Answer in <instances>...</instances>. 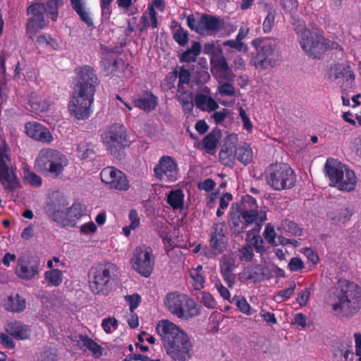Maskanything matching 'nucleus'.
Returning <instances> with one entry per match:
<instances>
[{"instance_id":"obj_1","label":"nucleus","mask_w":361,"mask_h":361,"mask_svg":"<svg viewBox=\"0 0 361 361\" xmlns=\"http://www.w3.org/2000/svg\"><path fill=\"white\" fill-rule=\"evenodd\" d=\"M73 94L69 111L78 120H86L91 114L96 88L99 81L92 67L84 65L74 70Z\"/></svg>"},{"instance_id":"obj_2","label":"nucleus","mask_w":361,"mask_h":361,"mask_svg":"<svg viewBox=\"0 0 361 361\" xmlns=\"http://www.w3.org/2000/svg\"><path fill=\"white\" fill-rule=\"evenodd\" d=\"M156 331L166 353L173 361H188L193 355V345L188 334L168 319L159 321Z\"/></svg>"},{"instance_id":"obj_3","label":"nucleus","mask_w":361,"mask_h":361,"mask_svg":"<svg viewBox=\"0 0 361 361\" xmlns=\"http://www.w3.org/2000/svg\"><path fill=\"white\" fill-rule=\"evenodd\" d=\"M335 296L336 301L332 308L338 314L352 317L361 307V289L354 282L339 279L336 284Z\"/></svg>"},{"instance_id":"obj_4","label":"nucleus","mask_w":361,"mask_h":361,"mask_svg":"<svg viewBox=\"0 0 361 361\" xmlns=\"http://www.w3.org/2000/svg\"><path fill=\"white\" fill-rule=\"evenodd\" d=\"M295 30L299 37L302 49L313 59H320L327 50L337 49L339 47L336 42L324 38L319 30H311L306 28L303 22H298Z\"/></svg>"},{"instance_id":"obj_5","label":"nucleus","mask_w":361,"mask_h":361,"mask_svg":"<svg viewBox=\"0 0 361 361\" xmlns=\"http://www.w3.org/2000/svg\"><path fill=\"white\" fill-rule=\"evenodd\" d=\"M118 274V269L111 262L101 263L92 267L89 271L90 287L97 295H107Z\"/></svg>"},{"instance_id":"obj_6","label":"nucleus","mask_w":361,"mask_h":361,"mask_svg":"<svg viewBox=\"0 0 361 361\" xmlns=\"http://www.w3.org/2000/svg\"><path fill=\"white\" fill-rule=\"evenodd\" d=\"M255 53L252 54L251 64L259 71L273 68L279 60L277 42L275 39L261 37L252 41Z\"/></svg>"},{"instance_id":"obj_7","label":"nucleus","mask_w":361,"mask_h":361,"mask_svg":"<svg viewBox=\"0 0 361 361\" xmlns=\"http://www.w3.org/2000/svg\"><path fill=\"white\" fill-rule=\"evenodd\" d=\"M325 171L330 186L344 192H352L355 189L357 178L355 172L337 159H328Z\"/></svg>"},{"instance_id":"obj_8","label":"nucleus","mask_w":361,"mask_h":361,"mask_svg":"<svg viewBox=\"0 0 361 361\" xmlns=\"http://www.w3.org/2000/svg\"><path fill=\"white\" fill-rule=\"evenodd\" d=\"M63 4L61 0H47L45 4L36 3L27 8L30 16L27 23V33L32 38L36 33L47 26L44 13L51 16L52 20L57 19L58 9Z\"/></svg>"},{"instance_id":"obj_9","label":"nucleus","mask_w":361,"mask_h":361,"mask_svg":"<svg viewBox=\"0 0 361 361\" xmlns=\"http://www.w3.org/2000/svg\"><path fill=\"white\" fill-rule=\"evenodd\" d=\"M66 166V156L51 148L41 149L35 161V168L38 171L49 173L54 178L59 177Z\"/></svg>"},{"instance_id":"obj_10","label":"nucleus","mask_w":361,"mask_h":361,"mask_svg":"<svg viewBox=\"0 0 361 361\" xmlns=\"http://www.w3.org/2000/svg\"><path fill=\"white\" fill-rule=\"evenodd\" d=\"M265 180L275 190L290 189L294 186L296 177L293 169L286 164H270L265 171Z\"/></svg>"},{"instance_id":"obj_11","label":"nucleus","mask_w":361,"mask_h":361,"mask_svg":"<svg viewBox=\"0 0 361 361\" xmlns=\"http://www.w3.org/2000/svg\"><path fill=\"white\" fill-rule=\"evenodd\" d=\"M193 70L188 65L176 66L174 68V73L177 75V92L176 99L180 103L185 111L191 112L194 103L192 101V94L190 90L192 86L191 71Z\"/></svg>"},{"instance_id":"obj_12","label":"nucleus","mask_w":361,"mask_h":361,"mask_svg":"<svg viewBox=\"0 0 361 361\" xmlns=\"http://www.w3.org/2000/svg\"><path fill=\"white\" fill-rule=\"evenodd\" d=\"M101 139L111 155L121 158V152L129 145L126 128L120 123L108 126L101 134Z\"/></svg>"},{"instance_id":"obj_13","label":"nucleus","mask_w":361,"mask_h":361,"mask_svg":"<svg viewBox=\"0 0 361 361\" xmlns=\"http://www.w3.org/2000/svg\"><path fill=\"white\" fill-rule=\"evenodd\" d=\"M0 183L5 189L13 191L19 187V182L11 166L8 147L0 139Z\"/></svg>"},{"instance_id":"obj_14","label":"nucleus","mask_w":361,"mask_h":361,"mask_svg":"<svg viewBox=\"0 0 361 361\" xmlns=\"http://www.w3.org/2000/svg\"><path fill=\"white\" fill-rule=\"evenodd\" d=\"M164 304L168 310L179 319H188L194 314L195 302L184 294L169 293L164 298Z\"/></svg>"},{"instance_id":"obj_15","label":"nucleus","mask_w":361,"mask_h":361,"mask_svg":"<svg viewBox=\"0 0 361 361\" xmlns=\"http://www.w3.org/2000/svg\"><path fill=\"white\" fill-rule=\"evenodd\" d=\"M154 177L160 181L175 182L179 176L178 165L176 159L169 155L161 157L153 169Z\"/></svg>"},{"instance_id":"obj_16","label":"nucleus","mask_w":361,"mask_h":361,"mask_svg":"<svg viewBox=\"0 0 361 361\" xmlns=\"http://www.w3.org/2000/svg\"><path fill=\"white\" fill-rule=\"evenodd\" d=\"M133 269L144 277H149L154 266V257L149 248L137 247L131 258Z\"/></svg>"},{"instance_id":"obj_17","label":"nucleus","mask_w":361,"mask_h":361,"mask_svg":"<svg viewBox=\"0 0 361 361\" xmlns=\"http://www.w3.org/2000/svg\"><path fill=\"white\" fill-rule=\"evenodd\" d=\"M100 177L102 181L109 189L127 191L130 188L129 180L126 175L115 167L104 168L100 172Z\"/></svg>"},{"instance_id":"obj_18","label":"nucleus","mask_w":361,"mask_h":361,"mask_svg":"<svg viewBox=\"0 0 361 361\" xmlns=\"http://www.w3.org/2000/svg\"><path fill=\"white\" fill-rule=\"evenodd\" d=\"M39 272V262L29 255H21L17 260L15 274L21 280L30 281Z\"/></svg>"},{"instance_id":"obj_19","label":"nucleus","mask_w":361,"mask_h":361,"mask_svg":"<svg viewBox=\"0 0 361 361\" xmlns=\"http://www.w3.org/2000/svg\"><path fill=\"white\" fill-rule=\"evenodd\" d=\"M25 132L29 137L44 143H50L54 140L51 132L37 122L27 123L25 125Z\"/></svg>"},{"instance_id":"obj_20","label":"nucleus","mask_w":361,"mask_h":361,"mask_svg":"<svg viewBox=\"0 0 361 361\" xmlns=\"http://www.w3.org/2000/svg\"><path fill=\"white\" fill-rule=\"evenodd\" d=\"M243 222L247 228L250 225L254 224L251 231L256 233H259L263 223L267 220V214L263 210L255 209H246L240 212Z\"/></svg>"},{"instance_id":"obj_21","label":"nucleus","mask_w":361,"mask_h":361,"mask_svg":"<svg viewBox=\"0 0 361 361\" xmlns=\"http://www.w3.org/2000/svg\"><path fill=\"white\" fill-rule=\"evenodd\" d=\"M209 245L215 255L221 254L226 248L227 238L225 235L224 225L214 224L212 228Z\"/></svg>"},{"instance_id":"obj_22","label":"nucleus","mask_w":361,"mask_h":361,"mask_svg":"<svg viewBox=\"0 0 361 361\" xmlns=\"http://www.w3.org/2000/svg\"><path fill=\"white\" fill-rule=\"evenodd\" d=\"M224 27V20L214 16L203 14L200 17V26L197 28L200 35H214Z\"/></svg>"},{"instance_id":"obj_23","label":"nucleus","mask_w":361,"mask_h":361,"mask_svg":"<svg viewBox=\"0 0 361 361\" xmlns=\"http://www.w3.org/2000/svg\"><path fill=\"white\" fill-rule=\"evenodd\" d=\"M6 334L16 340L27 339L31 333L30 326L17 320L8 321L4 326Z\"/></svg>"},{"instance_id":"obj_24","label":"nucleus","mask_w":361,"mask_h":361,"mask_svg":"<svg viewBox=\"0 0 361 361\" xmlns=\"http://www.w3.org/2000/svg\"><path fill=\"white\" fill-rule=\"evenodd\" d=\"M330 77L334 79L344 78L345 87L348 88H353L355 78L348 63H337L332 66L330 69Z\"/></svg>"},{"instance_id":"obj_25","label":"nucleus","mask_w":361,"mask_h":361,"mask_svg":"<svg viewBox=\"0 0 361 361\" xmlns=\"http://www.w3.org/2000/svg\"><path fill=\"white\" fill-rule=\"evenodd\" d=\"M133 102L135 106L145 111L149 112L157 106L158 98L152 92L144 91L133 97Z\"/></svg>"},{"instance_id":"obj_26","label":"nucleus","mask_w":361,"mask_h":361,"mask_svg":"<svg viewBox=\"0 0 361 361\" xmlns=\"http://www.w3.org/2000/svg\"><path fill=\"white\" fill-rule=\"evenodd\" d=\"M355 212V207L353 204H348L334 210L329 213V217L335 224L344 225L350 221Z\"/></svg>"},{"instance_id":"obj_27","label":"nucleus","mask_w":361,"mask_h":361,"mask_svg":"<svg viewBox=\"0 0 361 361\" xmlns=\"http://www.w3.org/2000/svg\"><path fill=\"white\" fill-rule=\"evenodd\" d=\"M71 4L79 16L80 20L86 24L88 27H93L94 22L91 17L90 8L87 6L86 0H71Z\"/></svg>"},{"instance_id":"obj_28","label":"nucleus","mask_w":361,"mask_h":361,"mask_svg":"<svg viewBox=\"0 0 361 361\" xmlns=\"http://www.w3.org/2000/svg\"><path fill=\"white\" fill-rule=\"evenodd\" d=\"M3 307L8 312L18 313L26 307V300L19 294L8 295L3 302Z\"/></svg>"},{"instance_id":"obj_29","label":"nucleus","mask_w":361,"mask_h":361,"mask_svg":"<svg viewBox=\"0 0 361 361\" xmlns=\"http://www.w3.org/2000/svg\"><path fill=\"white\" fill-rule=\"evenodd\" d=\"M211 71L213 75L219 78L222 76L231 75L232 74L231 70L229 68L226 59L222 55H216L211 59Z\"/></svg>"},{"instance_id":"obj_30","label":"nucleus","mask_w":361,"mask_h":361,"mask_svg":"<svg viewBox=\"0 0 361 361\" xmlns=\"http://www.w3.org/2000/svg\"><path fill=\"white\" fill-rule=\"evenodd\" d=\"M244 275L246 279L251 280L255 283L269 278L268 269L261 265L247 267L244 271Z\"/></svg>"},{"instance_id":"obj_31","label":"nucleus","mask_w":361,"mask_h":361,"mask_svg":"<svg viewBox=\"0 0 361 361\" xmlns=\"http://www.w3.org/2000/svg\"><path fill=\"white\" fill-rule=\"evenodd\" d=\"M184 193L181 189L169 191L166 197L167 204L173 211H182L184 208Z\"/></svg>"},{"instance_id":"obj_32","label":"nucleus","mask_w":361,"mask_h":361,"mask_svg":"<svg viewBox=\"0 0 361 361\" xmlns=\"http://www.w3.org/2000/svg\"><path fill=\"white\" fill-rule=\"evenodd\" d=\"M78 343L81 349L84 348L85 351L88 350L95 358H99L102 355V347L87 336L80 335Z\"/></svg>"},{"instance_id":"obj_33","label":"nucleus","mask_w":361,"mask_h":361,"mask_svg":"<svg viewBox=\"0 0 361 361\" xmlns=\"http://www.w3.org/2000/svg\"><path fill=\"white\" fill-rule=\"evenodd\" d=\"M194 102L196 107L202 111H212L219 107L218 104L213 98L203 94H197Z\"/></svg>"},{"instance_id":"obj_34","label":"nucleus","mask_w":361,"mask_h":361,"mask_svg":"<svg viewBox=\"0 0 361 361\" xmlns=\"http://www.w3.org/2000/svg\"><path fill=\"white\" fill-rule=\"evenodd\" d=\"M202 47L200 42H192L190 48L179 56L180 62H195L197 56L201 54Z\"/></svg>"},{"instance_id":"obj_35","label":"nucleus","mask_w":361,"mask_h":361,"mask_svg":"<svg viewBox=\"0 0 361 361\" xmlns=\"http://www.w3.org/2000/svg\"><path fill=\"white\" fill-rule=\"evenodd\" d=\"M235 158L242 164L246 165L250 163L253 158L252 149L250 145H240L235 149Z\"/></svg>"},{"instance_id":"obj_36","label":"nucleus","mask_w":361,"mask_h":361,"mask_svg":"<svg viewBox=\"0 0 361 361\" xmlns=\"http://www.w3.org/2000/svg\"><path fill=\"white\" fill-rule=\"evenodd\" d=\"M190 276L192 279V286L195 290H201L204 288V276L202 265H198L196 268H192L189 271Z\"/></svg>"},{"instance_id":"obj_37","label":"nucleus","mask_w":361,"mask_h":361,"mask_svg":"<svg viewBox=\"0 0 361 361\" xmlns=\"http://www.w3.org/2000/svg\"><path fill=\"white\" fill-rule=\"evenodd\" d=\"M148 14H143L141 17V21L143 23L142 27L140 30H146L149 26L152 28H156L158 26V20L157 17V12L153 8V6H148Z\"/></svg>"},{"instance_id":"obj_38","label":"nucleus","mask_w":361,"mask_h":361,"mask_svg":"<svg viewBox=\"0 0 361 361\" xmlns=\"http://www.w3.org/2000/svg\"><path fill=\"white\" fill-rule=\"evenodd\" d=\"M228 224L231 230L235 234L242 233L245 229L247 228L245 224L243 222V219L241 216V214H233L230 220L228 221Z\"/></svg>"},{"instance_id":"obj_39","label":"nucleus","mask_w":361,"mask_h":361,"mask_svg":"<svg viewBox=\"0 0 361 361\" xmlns=\"http://www.w3.org/2000/svg\"><path fill=\"white\" fill-rule=\"evenodd\" d=\"M59 207L60 205H54V209L56 210L52 212V205L49 204L47 207V212L49 214V215L52 216L55 221L65 226V220L67 216V209L65 204L63 205V210H60Z\"/></svg>"},{"instance_id":"obj_40","label":"nucleus","mask_w":361,"mask_h":361,"mask_svg":"<svg viewBox=\"0 0 361 361\" xmlns=\"http://www.w3.org/2000/svg\"><path fill=\"white\" fill-rule=\"evenodd\" d=\"M219 161L225 166H231L235 163V156L231 147L226 145L222 147L219 154Z\"/></svg>"},{"instance_id":"obj_41","label":"nucleus","mask_w":361,"mask_h":361,"mask_svg":"<svg viewBox=\"0 0 361 361\" xmlns=\"http://www.w3.org/2000/svg\"><path fill=\"white\" fill-rule=\"evenodd\" d=\"M218 143L219 136L214 133L208 134L202 140L204 149L207 153L210 154L215 153Z\"/></svg>"},{"instance_id":"obj_42","label":"nucleus","mask_w":361,"mask_h":361,"mask_svg":"<svg viewBox=\"0 0 361 361\" xmlns=\"http://www.w3.org/2000/svg\"><path fill=\"white\" fill-rule=\"evenodd\" d=\"M44 279L49 285L58 286L62 282L63 275L58 269H52L44 273Z\"/></svg>"},{"instance_id":"obj_43","label":"nucleus","mask_w":361,"mask_h":361,"mask_svg":"<svg viewBox=\"0 0 361 361\" xmlns=\"http://www.w3.org/2000/svg\"><path fill=\"white\" fill-rule=\"evenodd\" d=\"M37 44L47 49H56L59 47V44L50 35L43 34L37 38Z\"/></svg>"},{"instance_id":"obj_44","label":"nucleus","mask_w":361,"mask_h":361,"mask_svg":"<svg viewBox=\"0 0 361 361\" xmlns=\"http://www.w3.org/2000/svg\"><path fill=\"white\" fill-rule=\"evenodd\" d=\"M235 267V259L232 256L224 255L221 257L219 262L221 273L233 272Z\"/></svg>"},{"instance_id":"obj_45","label":"nucleus","mask_w":361,"mask_h":361,"mask_svg":"<svg viewBox=\"0 0 361 361\" xmlns=\"http://www.w3.org/2000/svg\"><path fill=\"white\" fill-rule=\"evenodd\" d=\"M232 302L235 304L239 311L246 315L252 314V308L245 297L240 295H235Z\"/></svg>"},{"instance_id":"obj_46","label":"nucleus","mask_w":361,"mask_h":361,"mask_svg":"<svg viewBox=\"0 0 361 361\" xmlns=\"http://www.w3.org/2000/svg\"><path fill=\"white\" fill-rule=\"evenodd\" d=\"M247 238H250L252 247H255V250L257 252H263L264 251V247L263 245V240L258 233H255L252 231H248L247 233Z\"/></svg>"},{"instance_id":"obj_47","label":"nucleus","mask_w":361,"mask_h":361,"mask_svg":"<svg viewBox=\"0 0 361 361\" xmlns=\"http://www.w3.org/2000/svg\"><path fill=\"white\" fill-rule=\"evenodd\" d=\"M276 11L272 8L268 9V14L265 17L262 29L264 33H269L275 24Z\"/></svg>"},{"instance_id":"obj_48","label":"nucleus","mask_w":361,"mask_h":361,"mask_svg":"<svg viewBox=\"0 0 361 361\" xmlns=\"http://www.w3.org/2000/svg\"><path fill=\"white\" fill-rule=\"evenodd\" d=\"M296 288L295 282H291L290 286L288 288L281 290L276 293L274 295L275 300L281 302L286 299H288L290 296L294 294Z\"/></svg>"},{"instance_id":"obj_49","label":"nucleus","mask_w":361,"mask_h":361,"mask_svg":"<svg viewBox=\"0 0 361 361\" xmlns=\"http://www.w3.org/2000/svg\"><path fill=\"white\" fill-rule=\"evenodd\" d=\"M30 105L36 113H41L48 111L50 104L41 98H34L30 101Z\"/></svg>"},{"instance_id":"obj_50","label":"nucleus","mask_w":361,"mask_h":361,"mask_svg":"<svg viewBox=\"0 0 361 361\" xmlns=\"http://www.w3.org/2000/svg\"><path fill=\"white\" fill-rule=\"evenodd\" d=\"M281 226L282 229L293 235H300L302 231L300 227L293 221L288 219L282 221Z\"/></svg>"},{"instance_id":"obj_51","label":"nucleus","mask_w":361,"mask_h":361,"mask_svg":"<svg viewBox=\"0 0 361 361\" xmlns=\"http://www.w3.org/2000/svg\"><path fill=\"white\" fill-rule=\"evenodd\" d=\"M23 178L30 185L34 187H39L42 185V178L32 171L24 169Z\"/></svg>"},{"instance_id":"obj_52","label":"nucleus","mask_w":361,"mask_h":361,"mask_svg":"<svg viewBox=\"0 0 361 361\" xmlns=\"http://www.w3.org/2000/svg\"><path fill=\"white\" fill-rule=\"evenodd\" d=\"M219 93L221 96L233 97L235 94V90L231 82H219L218 86Z\"/></svg>"},{"instance_id":"obj_53","label":"nucleus","mask_w":361,"mask_h":361,"mask_svg":"<svg viewBox=\"0 0 361 361\" xmlns=\"http://www.w3.org/2000/svg\"><path fill=\"white\" fill-rule=\"evenodd\" d=\"M101 326L106 334H111L118 328V322L115 317H107L102 320Z\"/></svg>"},{"instance_id":"obj_54","label":"nucleus","mask_w":361,"mask_h":361,"mask_svg":"<svg viewBox=\"0 0 361 361\" xmlns=\"http://www.w3.org/2000/svg\"><path fill=\"white\" fill-rule=\"evenodd\" d=\"M173 37L174 40L180 46H184L188 42V33L181 27H179L176 30H175Z\"/></svg>"},{"instance_id":"obj_55","label":"nucleus","mask_w":361,"mask_h":361,"mask_svg":"<svg viewBox=\"0 0 361 361\" xmlns=\"http://www.w3.org/2000/svg\"><path fill=\"white\" fill-rule=\"evenodd\" d=\"M224 47H229L238 51H247V47L244 42L235 37V39H229L223 42Z\"/></svg>"},{"instance_id":"obj_56","label":"nucleus","mask_w":361,"mask_h":361,"mask_svg":"<svg viewBox=\"0 0 361 361\" xmlns=\"http://www.w3.org/2000/svg\"><path fill=\"white\" fill-rule=\"evenodd\" d=\"M85 213V207L79 202H75L69 207V214L71 217L78 219Z\"/></svg>"},{"instance_id":"obj_57","label":"nucleus","mask_w":361,"mask_h":361,"mask_svg":"<svg viewBox=\"0 0 361 361\" xmlns=\"http://www.w3.org/2000/svg\"><path fill=\"white\" fill-rule=\"evenodd\" d=\"M102 11V17L105 20H109L111 14V4L114 0H99Z\"/></svg>"},{"instance_id":"obj_58","label":"nucleus","mask_w":361,"mask_h":361,"mask_svg":"<svg viewBox=\"0 0 361 361\" xmlns=\"http://www.w3.org/2000/svg\"><path fill=\"white\" fill-rule=\"evenodd\" d=\"M263 235L267 242L270 245H274L276 238V232L274 227L271 224H268L265 226Z\"/></svg>"},{"instance_id":"obj_59","label":"nucleus","mask_w":361,"mask_h":361,"mask_svg":"<svg viewBox=\"0 0 361 361\" xmlns=\"http://www.w3.org/2000/svg\"><path fill=\"white\" fill-rule=\"evenodd\" d=\"M240 259L246 262H250L254 256L252 245H246L239 250Z\"/></svg>"},{"instance_id":"obj_60","label":"nucleus","mask_w":361,"mask_h":361,"mask_svg":"<svg viewBox=\"0 0 361 361\" xmlns=\"http://www.w3.org/2000/svg\"><path fill=\"white\" fill-rule=\"evenodd\" d=\"M351 347L350 342L343 341L336 343L334 350V355L335 357H341L345 352V350H348Z\"/></svg>"},{"instance_id":"obj_61","label":"nucleus","mask_w":361,"mask_h":361,"mask_svg":"<svg viewBox=\"0 0 361 361\" xmlns=\"http://www.w3.org/2000/svg\"><path fill=\"white\" fill-rule=\"evenodd\" d=\"M310 289L308 288H305V289L302 290L300 293H298L296 301L300 305V306L304 307L307 305L308 300L310 298Z\"/></svg>"},{"instance_id":"obj_62","label":"nucleus","mask_w":361,"mask_h":361,"mask_svg":"<svg viewBox=\"0 0 361 361\" xmlns=\"http://www.w3.org/2000/svg\"><path fill=\"white\" fill-rule=\"evenodd\" d=\"M288 267L291 271H298L304 269L305 266L300 258L293 257L290 260Z\"/></svg>"},{"instance_id":"obj_63","label":"nucleus","mask_w":361,"mask_h":361,"mask_svg":"<svg viewBox=\"0 0 361 361\" xmlns=\"http://www.w3.org/2000/svg\"><path fill=\"white\" fill-rule=\"evenodd\" d=\"M164 81H165L164 85L169 90H171L176 87V84H177L176 81H178V80H177V75L174 73V69L171 72L168 73V75L165 78Z\"/></svg>"},{"instance_id":"obj_64","label":"nucleus","mask_w":361,"mask_h":361,"mask_svg":"<svg viewBox=\"0 0 361 361\" xmlns=\"http://www.w3.org/2000/svg\"><path fill=\"white\" fill-rule=\"evenodd\" d=\"M239 115L243 123L244 129L247 130V131H251L252 130V124L245 110L243 109L242 107H240L239 109Z\"/></svg>"}]
</instances>
